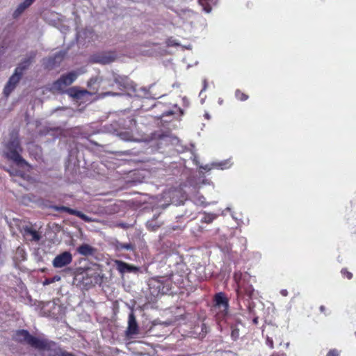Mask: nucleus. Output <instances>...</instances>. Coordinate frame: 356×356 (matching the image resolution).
Returning <instances> with one entry per match:
<instances>
[{
  "instance_id": "f257e3e1",
  "label": "nucleus",
  "mask_w": 356,
  "mask_h": 356,
  "mask_svg": "<svg viewBox=\"0 0 356 356\" xmlns=\"http://www.w3.org/2000/svg\"><path fill=\"white\" fill-rule=\"evenodd\" d=\"M22 151L23 149L20 145L18 137H12L6 145L4 156L7 159L12 161L18 166H29L28 162L21 156Z\"/></svg>"
},
{
  "instance_id": "bb28decb",
  "label": "nucleus",
  "mask_w": 356,
  "mask_h": 356,
  "mask_svg": "<svg viewBox=\"0 0 356 356\" xmlns=\"http://www.w3.org/2000/svg\"><path fill=\"white\" fill-rule=\"evenodd\" d=\"M280 293L283 296H286L287 294H288V292L286 289H283L280 291Z\"/></svg>"
},
{
  "instance_id": "aec40b11",
  "label": "nucleus",
  "mask_w": 356,
  "mask_h": 356,
  "mask_svg": "<svg viewBox=\"0 0 356 356\" xmlns=\"http://www.w3.org/2000/svg\"><path fill=\"white\" fill-rule=\"evenodd\" d=\"M127 121L129 122L127 124L128 129H132L136 127V121L132 116L128 117Z\"/></svg>"
},
{
  "instance_id": "4468645a",
  "label": "nucleus",
  "mask_w": 356,
  "mask_h": 356,
  "mask_svg": "<svg viewBox=\"0 0 356 356\" xmlns=\"http://www.w3.org/2000/svg\"><path fill=\"white\" fill-rule=\"evenodd\" d=\"M53 343L55 344L54 343ZM55 346L56 345L52 346L50 348H46V350H47L46 355L47 356H74L71 353H67V352H65V351H62L60 349H56L55 348L53 350H51L50 349H51Z\"/></svg>"
},
{
  "instance_id": "a878e982",
  "label": "nucleus",
  "mask_w": 356,
  "mask_h": 356,
  "mask_svg": "<svg viewBox=\"0 0 356 356\" xmlns=\"http://www.w3.org/2000/svg\"><path fill=\"white\" fill-rule=\"evenodd\" d=\"M95 82V80L93 79H90L88 82V87H90L92 84H93Z\"/></svg>"
},
{
  "instance_id": "7ed1b4c3",
  "label": "nucleus",
  "mask_w": 356,
  "mask_h": 356,
  "mask_svg": "<svg viewBox=\"0 0 356 356\" xmlns=\"http://www.w3.org/2000/svg\"><path fill=\"white\" fill-rule=\"evenodd\" d=\"M77 78L76 72L72 71L63 74L58 80L54 81L52 85L53 89L62 92L64 88L71 85Z\"/></svg>"
},
{
  "instance_id": "f8f14e48",
  "label": "nucleus",
  "mask_w": 356,
  "mask_h": 356,
  "mask_svg": "<svg viewBox=\"0 0 356 356\" xmlns=\"http://www.w3.org/2000/svg\"><path fill=\"white\" fill-rule=\"evenodd\" d=\"M35 0H24L21 3L13 13V17H19L27 8H29Z\"/></svg>"
},
{
  "instance_id": "1a4fd4ad",
  "label": "nucleus",
  "mask_w": 356,
  "mask_h": 356,
  "mask_svg": "<svg viewBox=\"0 0 356 356\" xmlns=\"http://www.w3.org/2000/svg\"><path fill=\"white\" fill-rule=\"evenodd\" d=\"M36 54V51H31L29 54V56L22 60V62L19 64L18 67H16V69L23 74V72L26 70L33 61Z\"/></svg>"
},
{
  "instance_id": "393cba45",
  "label": "nucleus",
  "mask_w": 356,
  "mask_h": 356,
  "mask_svg": "<svg viewBox=\"0 0 356 356\" xmlns=\"http://www.w3.org/2000/svg\"><path fill=\"white\" fill-rule=\"evenodd\" d=\"M267 343H268V344L269 345V346H270L271 348H273V340L268 339H267Z\"/></svg>"
},
{
  "instance_id": "c756f323",
  "label": "nucleus",
  "mask_w": 356,
  "mask_h": 356,
  "mask_svg": "<svg viewBox=\"0 0 356 356\" xmlns=\"http://www.w3.org/2000/svg\"><path fill=\"white\" fill-rule=\"evenodd\" d=\"M49 283H50V282H49V281L46 280V281L44 282V284H49Z\"/></svg>"
},
{
  "instance_id": "c85d7f7f",
  "label": "nucleus",
  "mask_w": 356,
  "mask_h": 356,
  "mask_svg": "<svg viewBox=\"0 0 356 356\" xmlns=\"http://www.w3.org/2000/svg\"><path fill=\"white\" fill-rule=\"evenodd\" d=\"M120 225H122V227L123 228H127V227H128V226H127V225H128V224H120Z\"/></svg>"
},
{
  "instance_id": "6ab92c4d",
  "label": "nucleus",
  "mask_w": 356,
  "mask_h": 356,
  "mask_svg": "<svg viewBox=\"0 0 356 356\" xmlns=\"http://www.w3.org/2000/svg\"><path fill=\"white\" fill-rule=\"evenodd\" d=\"M116 248H117V250H122V249L133 250L134 248H133V245L131 243L123 244V243H118L116 245Z\"/></svg>"
},
{
  "instance_id": "39448f33",
  "label": "nucleus",
  "mask_w": 356,
  "mask_h": 356,
  "mask_svg": "<svg viewBox=\"0 0 356 356\" xmlns=\"http://www.w3.org/2000/svg\"><path fill=\"white\" fill-rule=\"evenodd\" d=\"M72 261V256L70 252H64L57 255L52 261L55 268H62L70 264Z\"/></svg>"
},
{
  "instance_id": "2eb2a0df",
  "label": "nucleus",
  "mask_w": 356,
  "mask_h": 356,
  "mask_svg": "<svg viewBox=\"0 0 356 356\" xmlns=\"http://www.w3.org/2000/svg\"><path fill=\"white\" fill-rule=\"evenodd\" d=\"M77 252L83 256H89L93 254L95 249L88 244H83L77 249Z\"/></svg>"
},
{
  "instance_id": "412c9836",
  "label": "nucleus",
  "mask_w": 356,
  "mask_h": 356,
  "mask_svg": "<svg viewBox=\"0 0 356 356\" xmlns=\"http://www.w3.org/2000/svg\"><path fill=\"white\" fill-rule=\"evenodd\" d=\"M114 57L113 56H104L102 58L101 60V62L103 63V64H108V63H110L111 62H113L114 60Z\"/></svg>"
},
{
  "instance_id": "423d86ee",
  "label": "nucleus",
  "mask_w": 356,
  "mask_h": 356,
  "mask_svg": "<svg viewBox=\"0 0 356 356\" xmlns=\"http://www.w3.org/2000/svg\"><path fill=\"white\" fill-rule=\"evenodd\" d=\"M216 309H218L222 315L224 316L227 314L228 308V302L226 298L222 293H220L216 296Z\"/></svg>"
},
{
  "instance_id": "cd10ccee",
  "label": "nucleus",
  "mask_w": 356,
  "mask_h": 356,
  "mask_svg": "<svg viewBox=\"0 0 356 356\" xmlns=\"http://www.w3.org/2000/svg\"><path fill=\"white\" fill-rule=\"evenodd\" d=\"M173 113L172 111H168L166 113H164L161 115V117L165 116V115H172Z\"/></svg>"
},
{
  "instance_id": "0eeeda50",
  "label": "nucleus",
  "mask_w": 356,
  "mask_h": 356,
  "mask_svg": "<svg viewBox=\"0 0 356 356\" xmlns=\"http://www.w3.org/2000/svg\"><path fill=\"white\" fill-rule=\"evenodd\" d=\"M66 93L71 97L76 99H81L86 95H92L86 89H80L78 87H72L66 90Z\"/></svg>"
},
{
  "instance_id": "5701e85b",
  "label": "nucleus",
  "mask_w": 356,
  "mask_h": 356,
  "mask_svg": "<svg viewBox=\"0 0 356 356\" xmlns=\"http://www.w3.org/2000/svg\"><path fill=\"white\" fill-rule=\"evenodd\" d=\"M327 356H339V353L335 350H332L327 353Z\"/></svg>"
},
{
  "instance_id": "4be33fe9",
  "label": "nucleus",
  "mask_w": 356,
  "mask_h": 356,
  "mask_svg": "<svg viewBox=\"0 0 356 356\" xmlns=\"http://www.w3.org/2000/svg\"><path fill=\"white\" fill-rule=\"evenodd\" d=\"M341 273H342L344 276H346L348 280H350V279H351V278H352V276H353L352 273H350V272H348V270H345V269H343V270H341Z\"/></svg>"
},
{
  "instance_id": "b1692460",
  "label": "nucleus",
  "mask_w": 356,
  "mask_h": 356,
  "mask_svg": "<svg viewBox=\"0 0 356 356\" xmlns=\"http://www.w3.org/2000/svg\"><path fill=\"white\" fill-rule=\"evenodd\" d=\"M45 307H49V308H51L52 307H56V304L54 302H49L46 304Z\"/></svg>"
},
{
  "instance_id": "ddd939ff",
  "label": "nucleus",
  "mask_w": 356,
  "mask_h": 356,
  "mask_svg": "<svg viewBox=\"0 0 356 356\" xmlns=\"http://www.w3.org/2000/svg\"><path fill=\"white\" fill-rule=\"evenodd\" d=\"M24 235L26 237L30 236L31 240L38 241L40 238V235L35 229H34L32 227L26 226L24 228Z\"/></svg>"
},
{
  "instance_id": "9b49d317",
  "label": "nucleus",
  "mask_w": 356,
  "mask_h": 356,
  "mask_svg": "<svg viewBox=\"0 0 356 356\" xmlns=\"http://www.w3.org/2000/svg\"><path fill=\"white\" fill-rule=\"evenodd\" d=\"M114 262L116 265L117 269L122 274L137 270L136 267L129 265L124 261L115 260Z\"/></svg>"
},
{
  "instance_id": "f3484780",
  "label": "nucleus",
  "mask_w": 356,
  "mask_h": 356,
  "mask_svg": "<svg viewBox=\"0 0 356 356\" xmlns=\"http://www.w3.org/2000/svg\"><path fill=\"white\" fill-rule=\"evenodd\" d=\"M64 52H59L56 54L53 57H50L48 58V61L50 63L54 64L57 60L60 61L63 59L65 56Z\"/></svg>"
},
{
  "instance_id": "2f4dec72",
  "label": "nucleus",
  "mask_w": 356,
  "mask_h": 356,
  "mask_svg": "<svg viewBox=\"0 0 356 356\" xmlns=\"http://www.w3.org/2000/svg\"><path fill=\"white\" fill-rule=\"evenodd\" d=\"M108 94H111V95H115V93H113V92H108Z\"/></svg>"
},
{
  "instance_id": "7c9ffc66",
  "label": "nucleus",
  "mask_w": 356,
  "mask_h": 356,
  "mask_svg": "<svg viewBox=\"0 0 356 356\" xmlns=\"http://www.w3.org/2000/svg\"><path fill=\"white\" fill-rule=\"evenodd\" d=\"M320 309L323 312L325 309V307L324 306H321Z\"/></svg>"
},
{
  "instance_id": "9d476101",
  "label": "nucleus",
  "mask_w": 356,
  "mask_h": 356,
  "mask_svg": "<svg viewBox=\"0 0 356 356\" xmlns=\"http://www.w3.org/2000/svg\"><path fill=\"white\" fill-rule=\"evenodd\" d=\"M114 82L121 90L127 89L130 86V80L127 76L114 75Z\"/></svg>"
},
{
  "instance_id": "a211bd4d",
  "label": "nucleus",
  "mask_w": 356,
  "mask_h": 356,
  "mask_svg": "<svg viewBox=\"0 0 356 356\" xmlns=\"http://www.w3.org/2000/svg\"><path fill=\"white\" fill-rule=\"evenodd\" d=\"M235 97L238 100L242 102L246 101L249 98V96L247 94L239 89L236 90Z\"/></svg>"
},
{
  "instance_id": "dca6fc26",
  "label": "nucleus",
  "mask_w": 356,
  "mask_h": 356,
  "mask_svg": "<svg viewBox=\"0 0 356 356\" xmlns=\"http://www.w3.org/2000/svg\"><path fill=\"white\" fill-rule=\"evenodd\" d=\"M56 210L60 211H66L68 213L76 215V216L80 217L83 220H88L86 215L83 214L81 212L67 208L66 207L62 206L60 207H56Z\"/></svg>"
},
{
  "instance_id": "f03ea898",
  "label": "nucleus",
  "mask_w": 356,
  "mask_h": 356,
  "mask_svg": "<svg viewBox=\"0 0 356 356\" xmlns=\"http://www.w3.org/2000/svg\"><path fill=\"white\" fill-rule=\"evenodd\" d=\"M16 341L19 342H24L38 349L46 350V348H50L54 344L52 342H49L44 339L38 338L33 337L26 330H19L15 335Z\"/></svg>"
},
{
  "instance_id": "20e7f679",
  "label": "nucleus",
  "mask_w": 356,
  "mask_h": 356,
  "mask_svg": "<svg viewBox=\"0 0 356 356\" xmlns=\"http://www.w3.org/2000/svg\"><path fill=\"white\" fill-rule=\"evenodd\" d=\"M22 74H23L18 71V70H15L14 74L10 77L8 83L4 87L3 95L6 97H8L10 94L14 90L16 86L22 79Z\"/></svg>"
},
{
  "instance_id": "6e6552de",
  "label": "nucleus",
  "mask_w": 356,
  "mask_h": 356,
  "mask_svg": "<svg viewBox=\"0 0 356 356\" xmlns=\"http://www.w3.org/2000/svg\"><path fill=\"white\" fill-rule=\"evenodd\" d=\"M138 333V326L136 322V317L133 312L129 315L128 327L127 330V335L131 336Z\"/></svg>"
}]
</instances>
